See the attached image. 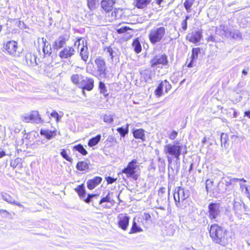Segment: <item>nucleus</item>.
I'll return each mask as SVG.
<instances>
[{
  "mask_svg": "<svg viewBox=\"0 0 250 250\" xmlns=\"http://www.w3.org/2000/svg\"><path fill=\"white\" fill-rule=\"evenodd\" d=\"M209 235L212 241L221 246H225L228 244V239L227 230L218 224H214L210 227Z\"/></svg>",
  "mask_w": 250,
  "mask_h": 250,
  "instance_id": "f257e3e1",
  "label": "nucleus"
},
{
  "mask_svg": "<svg viewBox=\"0 0 250 250\" xmlns=\"http://www.w3.org/2000/svg\"><path fill=\"white\" fill-rule=\"evenodd\" d=\"M183 149V145L178 141H174L173 144H169L164 146V152L167 154V157L168 162H171V157L169 156L170 155L176 159V161L180 160V156L182 153ZM187 147L185 146L184 151L183 152L184 154L187 153Z\"/></svg>",
  "mask_w": 250,
  "mask_h": 250,
  "instance_id": "f03ea898",
  "label": "nucleus"
},
{
  "mask_svg": "<svg viewBox=\"0 0 250 250\" xmlns=\"http://www.w3.org/2000/svg\"><path fill=\"white\" fill-rule=\"evenodd\" d=\"M189 195L190 192L188 190L185 189L181 187L176 188L173 196L176 206L182 209L186 208L188 204L187 199Z\"/></svg>",
  "mask_w": 250,
  "mask_h": 250,
  "instance_id": "7ed1b4c3",
  "label": "nucleus"
},
{
  "mask_svg": "<svg viewBox=\"0 0 250 250\" xmlns=\"http://www.w3.org/2000/svg\"><path fill=\"white\" fill-rule=\"evenodd\" d=\"M166 33V28L164 26L154 27L150 30L148 34L150 42L155 44L160 42L165 37Z\"/></svg>",
  "mask_w": 250,
  "mask_h": 250,
  "instance_id": "20e7f679",
  "label": "nucleus"
},
{
  "mask_svg": "<svg viewBox=\"0 0 250 250\" xmlns=\"http://www.w3.org/2000/svg\"><path fill=\"white\" fill-rule=\"evenodd\" d=\"M222 207L220 204L211 202L208 205V217L212 221L218 222L220 217Z\"/></svg>",
  "mask_w": 250,
  "mask_h": 250,
  "instance_id": "39448f33",
  "label": "nucleus"
},
{
  "mask_svg": "<svg viewBox=\"0 0 250 250\" xmlns=\"http://www.w3.org/2000/svg\"><path fill=\"white\" fill-rule=\"evenodd\" d=\"M138 164L136 159H133L128 164L127 167L122 170V173L125 174L127 177H131L134 180H137L138 177L135 173L137 168L139 167Z\"/></svg>",
  "mask_w": 250,
  "mask_h": 250,
  "instance_id": "423d86ee",
  "label": "nucleus"
},
{
  "mask_svg": "<svg viewBox=\"0 0 250 250\" xmlns=\"http://www.w3.org/2000/svg\"><path fill=\"white\" fill-rule=\"evenodd\" d=\"M168 63L167 57L166 54L156 56L150 60L151 67L156 69L167 66Z\"/></svg>",
  "mask_w": 250,
  "mask_h": 250,
  "instance_id": "0eeeda50",
  "label": "nucleus"
},
{
  "mask_svg": "<svg viewBox=\"0 0 250 250\" xmlns=\"http://www.w3.org/2000/svg\"><path fill=\"white\" fill-rule=\"evenodd\" d=\"M22 118V121L25 123L41 124L43 122L37 111H32L29 114H25Z\"/></svg>",
  "mask_w": 250,
  "mask_h": 250,
  "instance_id": "6e6552de",
  "label": "nucleus"
},
{
  "mask_svg": "<svg viewBox=\"0 0 250 250\" xmlns=\"http://www.w3.org/2000/svg\"><path fill=\"white\" fill-rule=\"evenodd\" d=\"M5 50L12 56H18L19 52L17 51L18 43L14 41H7L3 46Z\"/></svg>",
  "mask_w": 250,
  "mask_h": 250,
  "instance_id": "1a4fd4ad",
  "label": "nucleus"
},
{
  "mask_svg": "<svg viewBox=\"0 0 250 250\" xmlns=\"http://www.w3.org/2000/svg\"><path fill=\"white\" fill-rule=\"evenodd\" d=\"M97 68V72L102 78H105L107 71L105 62L101 57H98L95 60Z\"/></svg>",
  "mask_w": 250,
  "mask_h": 250,
  "instance_id": "9d476101",
  "label": "nucleus"
},
{
  "mask_svg": "<svg viewBox=\"0 0 250 250\" xmlns=\"http://www.w3.org/2000/svg\"><path fill=\"white\" fill-rule=\"evenodd\" d=\"M130 217L126 214L120 213L117 216L119 228L123 230H126L129 225Z\"/></svg>",
  "mask_w": 250,
  "mask_h": 250,
  "instance_id": "9b49d317",
  "label": "nucleus"
},
{
  "mask_svg": "<svg viewBox=\"0 0 250 250\" xmlns=\"http://www.w3.org/2000/svg\"><path fill=\"white\" fill-rule=\"evenodd\" d=\"M94 87V80L92 78L85 77L82 83L80 84V88L82 89L83 94L85 96L84 90L91 91Z\"/></svg>",
  "mask_w": 250,
  "mask_h": 250,
  "instance_id": "f8f14e48",
  "label": "nucleus"
},
{
  "mask_svg": "<svg viewBox=\"0 0 250 250\" xmlns=\"http://www.w3.org/2000/svg\"><path fill=\"white\" fill-rule=\"evenodd\" d=\"M221 28H222L223 31V33H222V34H225L226 37H231L234 39L241 40L242 39V35L239 30L237 29L230 30L227 27L225 26H221Z\"/></svg>",
  "mask_w": 250,
  "mask_h": 250,
  "instance_id": "ddd939ff",
  "label": "nucleus"
},
{
  "mask_svg": "<svg viewBox=\"0 0 250 250\" xmlns=\"http://www.w3.org/2000/svg\"><path fill=\"white\" fill-rule=\"evenodd\" d=\"M75 52L76 51L74 47L67 46L59 52V56L62 59H67L73 56Z\"/></svg>",
  "mask_w": 250,
  "mask_h": 250,
  "instance_id": "4468645a",
  "label": "nucleus"
},
{
  "mask_svg": "<svg viewBox=\"0 0 250 250\" xmlns=\"http://www.w3.org/2000/svg\"><path fill=\"white\" fill-rule=\"evenodd\" d=\"M37 57L31 53H27L25 56V60L27 65L30 67H34L39 65V59L37 60Z\"/></svg>",
  "mask_w": 250,
  "mask_h": 250,
  "instance_id": "2eb2a0df",
  "label": "nucleus"
},
{
  "mask_svg": "<svg viewBox=\"0 0 250 250\" xmlns=\"http://www.w3.org/2000/svg\"><path fill=\"white\" fill-rule=\"evenodd\" d=\"M140 73L141 75V79L144 80L146 83L152 82L153 78L155 77L154 71L150 69H146L142 70Z\"/></svg>",
  "mask_w": 250,
  "mask_h": 250,
  "instance_id": "dca6fc26",
  "label": "nucleus"
},
{
  "mask_svg": "<svg viewBox=\"0 0 250 250\" xmlns=\"http://www.w3.org/2000/svg\"><path fill=\"white\" fill-rule=\"evenodd\" d=\"M69 40V37L66 35L60 36L57 39L53 44L54 49L59 50L62 48Z\"/></svg>",
  "mask_w": 250,
  "mask_h": 250,
  "instance_id": "f3484780",
  "label": "nucleus"
},
{
  "mask_svg": "<svg viewBox=\"0 0 250 250\" xmlns=\"http://www.w3.org/2000/svg\"><path fill=\"white\" fill-rule=\"evenodd\" d=\"M202 38V32L200 31H193L187 36V39L190 42L196 44Z\"/></svg>",
  "mask_w": 250,
  "mask_h": 250,
  "instance_id": "a211bd4d",
  "label": "nucleus"
},
{
  "mask_svg": "<svg viewBox=\"0 0 250 250\" xmlns=\"http://www.w3.org/2000/svg\"><path fill=\"white\" fill-rule=\"evenodd\" d=\"M107 15L106 17L108 18V20L110 21H113L117 19L120 18L122 15V10L120 9H114V11H109L106 12Z\"/></svg>",
  "mask_w": 250,
  "mask_h": 250,
  "instance_id": "6ab92c4d",
  "label": "nucleus"
},
{
  "mask_svg": "<svg viewBox=\"0 0 250 250\" xmlns=\"http://www.w3.org/2000/svg\"><path fill=\"white\" fill-rule=\"evenodd\" d=\"M102 181V178L99 176L94 177L92 179L87 181V187L89 189H94L96 186L99 185Z\"/></svg>",
  "mask_w": 250,
  "mask_h": 250,
  "instance_id": "aec40b11",
  "label": "nucleus"
},
{
  "mask_svg": "<svg viewBox=\"0 0 250 250\" xmlns=\"http://www.w3.org/2000/svg\"><path fill=\"white\" fill-rule=\"evenodd\" d=\"M82 47L80 49V55L81 59L85 62H86L89 57V52L88 48L86 42L82 41Z\"/></svg>",
  "mask_w": 250,
  "mask_h": 250,
  "instance_id": "412c9836",
  "label": "nucleus"
},
{
  "mask_svg": "<svg viewBox=\"0 0 250 250\" xmlns=\"http://www.w3.org/2000/svg\"><path fill=\"white\" fill-rule=\"evenodd\" d=\"M115 2V1L114 0H103L101 1V5L102 8L105 12H109L112 10Z\"/></svg>",
  "mask_w": 250,
  "mask_h": 250,
  "instance_id": "4be33fe9",
  "label": "nucleus"
},
{
  "mask_svg": "<svg viewBox=\"0 0 250 250\" xmlns=\"http://www.w3.org/2000/svg\"><path fill=\"white\" fill-rule=\"evenodd\" d=\"M2 199L9 204L16 205L19 207H22V205L19 202H16L14 199L9 194L6 193H1Z\"/></svg>",
  "mask_w": 250,
  "mask_h": 250,
  "instance_id": "5701e85b",
  "label": "nucleus"
},
{
  "mask_svg": "<svg viewBox=\"0 0 250 250\" xmlns=\"http://www.w3.org/2000/svg\"><path fill=\"white\" fill-rule=\"evenodd\" d=\"M84 77L82 74H73L71 77V81L74 84L80 87V84L82 83V81H83Z\"/></svg>",
  "mask_w": 250,
  "mask_h": 250,
  "instance_id": "b1692460",
  "label": "nucleus"
},
{
  "mask_svg": "<svg viewBox=\"0 0 250 250\" xmlns=\"http://www.w3.org/2000/svg\"><path fill=\"white\" fill-rule=\"evenodd\" d=\"M42 41L43 43L42 51L45 55H50L52 53V48L50 43L47 42L46 39L42 38Z\"/></svg>",
  "mask_w": 250,
  "mask_h": 250,
  "instance_id": "393cba45",
  "label": "nucleus"
},
{
  "mask_svg": "<svg viewBox=\"0 0 250 250\" xmlns=\"http://www.w3.org/2000/svg\"><path fill=\"white\" fill-rule=\"evenodd\" d=\"M40 134L43 135L48 140H50L56 135L55 130H49L48 129H41Z\"/></svg>",
  "mask_w": 250,
  "mask_h": 250,
  "instance_id": "a878e982",
  "label": "nucleus"
},
{
  "mask_svg": "<svg viewBox=\"0 0 250 250\" xmlns=\"http://www.w3.org/2000/svg\"><path fill=\"white\" fill-rule=\"evenodd\" d=\"M201 53V49L199 47L193 48L192 50L191 60L188 64V67H192V63L194 60L197 59L199 54Z\"/></svg>",
  "mask_w": 250,
  "mask_h": 250,
  "instance_id": "bb28decb",
  "label": "nucleus"
},
{
  "mask_svg": "<svg viewBox=\"0 0 250 250\" xmlns=\"http://www.w3.org/2000/svg\"><path fill=\"white\" fill-rule=\"evenodd\" d=\"M133 136L136 139L145 141V130L142 128L135 129L133 131Z\"/></svg>",
  "mask_w": 250,
  "mask_h": 250,
  "instance_id": "cd10ccee",
  "label": "nucleus"
},
{
  "mask_svg": "<svg viewBox=\"0 0 250 250\" xmlns=\"http://www.w3.org/2000/svg\"><path fill=\"white\" fill-rule=\"evenodd\" d=\"M151 0H135V6L139 9H142L147 6Z\"/></svg>",
  "mask_w": 250,
  "mask_h": 250,
  "instance_id": "c85d7f7f",
  "label": "nucleus"
},
{
  "mask_svg": "<svg viewBox=\"0 0 250 250\" xmlns=\"http://www.w3.org/2000/svg\"><path fill=\"white\" fill-rule=\"evenodd\" d=\"M143 231V229L139 225H137L136 222L135 221V218H134L133 220L132 227L130 231L129 232V233H136L139 232H142Z\"/></svg>",
  "mask_w": 250,
  "mask_h": 250,
  "instance_id": "c756f323",
  "label": "nucleus"
},
{
  "mask_svg": "<svg viewBox=\"0 0 250 250\" xmlns=\"http://www.w3.org/2000/svg\"><path fill=\"white\" fill-rule=\"evenodd\" d=\"M117 32L118 34H122L124 33H126L129 36L131 37L132 35L133 30L132 29L129 27L125 26H122L121 28L117 29Z\"/></svg>",
  "mask_w": 250,
  "mask_h": 250,
  "instance_id": "7c9ffc66",
  "label": "nucleus"
},
{
  "mask_svg": "<svg viewBox=\"0 0 250 250\" xmlns=\"http://www.w3.org/2000/svg\"><path fill=\"white\" fill-rule=\"evenodd\" d=\"M75 190L79 194L81 199H83V197H85V190L83 184L79 185L75 188Z\"/></svg>",
  "mask_w": 250,
  "mask_h": 250,
  "instance_id": "2f4dec72",
  "label": "nucleus"
},
{
  "mask_svg": "<svg viewBox=\"0 0 250 250\" xmlns=\"http://www.w3.org/2000/svg\"><path fill=\"white\" fill-rule=\"evenodd\" d=\"M128 127L129 124H127L125 125V126H123L122 127H118L117 129V131L120 133L122 137H124L129 132Z\"/></svg>",
  "mask_w": 250,
  "mask_h": 250,
  "instance_id": "473e14b6",
  "label": "nucleus"
},
{
  "mask_svg": "<svg viewBox=\"0 0 250 250\" xmlns=\"http://www.w3.org/2000/svg\"><path fill=\"white\" fill-rule=\"evenodd\" d=\"M101 136L100 134L97 135L95 137H93L90 139L88 142V145L90 147H92L96 146L100 141Z\"/></svg>",
  "mask_w": 250,
  "mask_h": 250,
  "instance_id": "72a5a7b5",
  "label": "nucleus"
},
{
  "mask_svg": "<svg viewBox=\"0 0 250 250\" xmlns=\"http://www.w3.org/2000/svg\"><path fill=\"white\" fill-rule=\"evenodd\" d=\"M132 47L136 53H139L142 50V46L141 43L138 39L134 40L132 43Z\"/></svg>",
  "mask_w": 250,
  "mask_h": 250,
  "instance_id": "f704fd0d",
  "label": "nucleus"
},
{
  "mask_svg": "<svg viewBox=\"0 0 250 250\" xmlns=\"http://www.w3.org/2000/svg\"><path fill=\"white\" fill-rule=\"evenodd\" d=\"M76 168L80 171L85 170L89 168L88 164L86 162H79L76 165Z\"/></svg>",
  "mask_w": 250,
  "mask_h": 250,
  "instance_id": "c9c22d12",
  "label": "nucleus"
},
{
  "mask_svg": "<svg viewBox=\"0 0 250 250\" xmlns=\"http://www.w3.org/2000/svg\"><path fill=\"white\" fill-rule=\"evenodd\" d=\"M113 194V192L108 191V193L105 197H103L102 198V199L99 202V204H102L104 202L111 203L112 200H111V199L112 197Z\"/></svg>",
  "mask_w": 250,
  "mask_h": 250,
  "instance_id": "e433bc0d",
  "label": "nucleus"
},
{
  "mask_svg": "<svg viewBox=\"0 0 250 250\" xmlns=\"http://www.w3.org/2000/svg\"><path fill=\"white\" fill-rule=\"evenodd\" d=\"M114 115L106 114L103 116V121L107 124H111L114 121Z\"/></svg>",
  "mask_w": 250,
  "mask_h": 250,
  "instance_id": "4c0bfd02",
  "label": "nucleus"
},
{
  "mask_svg": "<svg viewBox=\"0 0 250 250\" xmlns=\"http://www.w3.org/2000/svg\"><path fill=\"white\" fill-rule=\"evenodd\" d=\"M74 149L76 151L79 152L83 155H86L87 153V152L86 150V149L83 147V146L81 144H79L78 145L75 146H74Z\"/></svg>",
  "mask_w": 250,
  "mask_h": 250,
  "instance_id": "58836bf2",
  "label": "nucleus"
},
{
  "mask_svg": "<svg viewBox=\"0 0 250 250\" xmlns=\"http://www.w3.org/2000/svg\"><path fill=\"white\" fill-rule=\"evenodd\" d=\"M194 0H185L184 6L188 13L191 12V7L193 4Z\"/></svg>",
  "mask_w": 250,
  "mask_h": 250,
  "instance_id": "ea45409f",
  "label": "nucleus"
},
{
  "mask_svg": "<svg viewBox=\"0 0 250 250\" xmlns=\"http://www.w3.org/2000/svg\"><path fill=\"white\" fill-rule=\"evenodd\" d=\"M244 206V205H242L239 202L234 201L233 202V209L236 213H239L241 211L242 206Z\"/></svg>",
  "mask_w": 250,
  "mask_h": 250,
  "instance_id": "a19ab883",
  "label": "nucleus"
},
{
  "mask_svg": "<svg viewBox=\"0 0 250 250\" xmlns=\"http://www.w3.org/2000/svg\"><path fill=\"white\" fill-rule=\"evenodd\" d=\"M99 87L101 93L103 94L105 97L108 95L105 84L103 82H100L99 83Z\"/></svg>",
  "mask_w": 250,
  "mask_h": 250,
  "instance_id": "79ce46f5",
  "label": "nucleus"
},
{
  "mask_svg": "<svg viewBox=\"0 0 250 250\" xmlns=\"http://www.w3.org/2000/svg\"><path fill=\"white\" fill-rule=\"evenodd\" d=\"M220 140L221 142V146H224L225 147H227V142L228 141V135L226 133H222L221 134Z\"/></svg>",
  "mask_w": 250,
  "mask_h": 250,
  "instance_id": "37998d69",
  "label": "nucleus"
},
{
  "mask_svg": "<svg viewBox=\"0 0 250 250\" xmlns=\"http://www.w3.org/2000/svg\"><path fill=\"white\" fill-rule=\"evenodd\" d=\"M162 82L159 84L157 88L155 91V94L156 96L159 97L162 96L163 94V86Z\"/></svg>",
  "mask_w": 250,
  "mask_h": 250,
  "instance_id": "c03bdc74",
  "label": "nucleus"
},
{
  "mask_svg": "<svg viewBox=\"0 0 250 250\" xmlns=\"http://www.w3.org/2000/svg\"><path fill=\"white\" fill-rule=\"evenodd\" d=\"M104 51L108 53V56L110 57L111 59H113L115 56V52L113 51L112 48L110 46L105 47L104 48Z\"/></svg>",
  "mask_w": 250,
  "mask_h": 250,
  "instance_id": "a18cd8bd",
  "label": "nucleus"
},
{
  "mask_svg": "<svg viewBox=\"0 0 250 250\" xmlns=\"http://www.w3.org/2000/svg\"><path fill=\"white\" fill-rule=\"evenodd\" d=\"M60 154L64 159H65L67 161L71 162V163L72 162L73 159L72 158L70 157L69 156H68V155H67L66 151L65 149H62Z\"/></svg>",
  "mask_w": 250,
  "mask_h": 250,
  "instance_id": "49530a36",
  "label": "nucleus"
},
{
  "mask_svg": "<svg viewBox=\"0 0 250 250\" xmlns=\"http://www.w3.org/2000/svg\"><path fill=\"white\" fill-rule=\"evenodd\" d=\"M21 159L20 158H17L14 160L10 161V166L13 168H15L19 163L21 162Z\"/></svg>",
  "mask_w": 250,
  "mask_h": 250,
  "instance_id": "de8ad7c7",
  "label": "nucleus"
},
{
  "mask_svg": "<svg viewBox=\"0 0 250 250\" xmlns=\"http://www.w3.org/2000/svg\"><path fill=\"white\" fill-rule=\"evenodd\" d=\"M162 83L163 84V88L164 87L165 88V91L167 93L168 92V91L169 90H170V89L171 88V84L167 80H165L164 81H162Z\"/></svg>",
  "mask_w": 250,
  "mask_h": 250,
  "instance_id": "09e8293b",
  "label": "nucleus"
},
{
  "mask_svg": "<svg viewBox=\"0 0 250 250\" xmlns=\"http://www.w3.org/2000/svg\"><path fill=\"white\" fill-rule=\"evenodd\" d=\"M190 16H187L186 17V18L181 23V26L182 28V29L184 31H186L188 27V23L187 21L189 19Z\"/></svg>",
  "mask_w": 250,
  "mask_h": 250,
  "instance_id": "8fccbe9b",
  "label": "nucleus"
},
{
  "mask_svg": "<svg viewBox=\"0 0 250 250\" xmlns=\"http://www.w3.org/2000/svg\"><path fill=\"white\" fill-rule=\"evenodd\" d=\"M97 195L96 194H88L86 198L83 197V199H82L86 203H89L91 201L92 198L94 197H96Z\"/></svg>",
  "mask_w": 250,
  "mask_h": 250,
  "instance_id": "3c124183",
  "label": "nucleus"
},
{
  "mask_svg": "<svg viewBox=\"0 0 250 250\" xmlns=\"http://www.w3.org/2000/svg\"><path fill=\"white\" fill-rule=\"evenodd\" d=\"M213 181L210 179H208L206 181V188L207 190V191H208V190L211 189L212 185H213Z\"/></svg>",
  "mask_w": 250,
  "mask_h": 250,
  "instance_id": "603ef678",
  "label": "nucleus"
},
{
  "mask_svg": "<svg viewBox=\"0 0 250 250\" xmlns=\"http://www.w3.org/2000/svg\"><path fill=\"white\" fill-rule=\"evenodd\" d=\"M87 5L90 9L94 8L95 7L94 0H87Z\"/></svg>",
  "mask_w": 250,
  "mask_h": 250,
  "instance_id": "864d4df0",
  "label": "nucleus"
},
{
  "mask_svg": "<svg viewBox=\"0 0 250 250\" xmlns=\"http://www.w3.org/2000/svg\"><path fill=\"white\" fill-rule=\"evenodd\" d=\"M177 134V132L176 131L174 130L171 133H170V134L168 136V137L170 140H173L176 138Z\"/></svg>",
  "mask_w": 250,
  "mask_h": 250,
  "instance_id": "5fc2aeb1",
  "label": "nucleus"
},
{
  "mask_svg": "<svg viewBox=\"0 0 250 250\" xmlns=\"http://www.w3.org/2000/svg\"><path fill=\"white\" fill-rule=\"evenodd\" d=\"M50 116L56 119V121L58 122L59 120V115L58 113L56 111H53L52 112L50 113Z\"/></svg>",
  "mask_w": 250,
  "mask_h": 250,
  "instance_id": "6e6d98bb",
  "label": "nucleus"
},
{
  "mask_svg": "<svg viewBox=\"0 0 250 250\" xmlns=\"http://www.w3.org/2000/svg\"><path fill=\"white\" fill-rule=\"evenodd\" d=\"M105 179L108 184H111L113 183L114 182H115L116 180V179H115L110 176L106 177Z\"/></svg>",
  "mask_w": 250,
  "mask_h": 250,
  "instance_id": "4d7b16f0",
  "label": "nucleus"
},
{
  "mask_svg": "<svg viewBox=\"0 0 250 250\" xmlns=\"http://www.w3.org/2000/svg\"><path fill=\"white\" fill-rule=\"evenodd\" d=\"M82 41L84 42L83 40H82L81 38H79L74 43V45L75 46H77L79 47L80 45L82 44Z\"/></svg>",
  "mask_w": 250,
  "mask_h": 250,
  "instance_id": "13d9d810",
  "label": "nucleus"
},
{
  "mask_svg": "<svg viewBox=\"0 0 250 250\" xmlns=\"http://www.w3.org/2000/svg\"><path fill=\"white\" fill-rule=\"evenodd\" d=\"M166 192V188L164 187L161 188L158 191V195L159 196L162 197L163 194Z\"/></svg>",
  "mask_w": 250,
  "mask_h": 250,
  "instance_id": "bf43d9fd",
  "label": "nucleus"
},
{
  "mask_svg": "<svg viewBox=\"0 0 250 250\" xmlns=\"http://www.w3.org/2000/svg\"><path fill=\"white\" fill-rule=\"evenodd\" d=\"M0 214L3 215L4 217H6L9 215V212L5 209H0Z\"/></svg>",
  "mask_w": 250,
  "mask_h": 250,
  "instance_id": "052dcab7",
  "label": "nucleus"
},
{
  "mask_svg": "<svg viewBox=\"0 0 250 250\" xmlns=\"http://www.w3.org/2000/svg\"><path fill=\"white\" fill-rule=\"evenodd\" d=\"M143 218L146 221H148L150 220L151 216L148 213H145L143 216Z\"/></svg>",
  "mask_w": 250,
  "mask_h": 250,
  "instance_id": "680f3d73",
  "label": "nucleus"
},
{
  "mask_svg": "<svg viewBox=\"0 0 250 250\" xmlns=\"http://www.w3.org/2000/svg\"><path fill=\"white\" fill-rule=\"evenodd\" d=\"M245 188L247 194L250 197V186L247 187L246 185H245Z\"/></svg>",
  "mask_w": 250,
  "mask_h": 250,
  "instance_id": "e2e57ef3",
  "label": "nucleus"
},
{
  "mask_svg": "<svg viewBox=\"0 0 250 250\" xmlns=\"http://www.w3.org/2000/svg\"><path fill=\"white\" fill-rule=\"evenodd\" d=\"M107 140L109 142H116L115 138L113 136H109L108 137Z\"/></svg>",
  "mask_w": 250,
  "mask_h": 250,
  "instance_id": "0e129e2a",
  "label": "nucleus"
},
{
  "mask_svg": "<svg viewBox=\"0 0 250 250\" xmlns=\"http://www.w3.org/2000/svg\"><path fill=\"white\" fill-rule=\"evenodd\" d=\"M208 41L214 42H215V37L214 36L210 35L208 37Z\"/></svg>",
  "mask_w": 250,
  "mask_h": 250,
  "instance_id": "69168bd1",
  "label": "nucleus"
},
{
  "mask_svg": "<svg viewBox=\"0 0 250 250\" xmlns=\"http://www.w3.org/2000/svg\"><path fill=\"white\" fill-rule=\"evenodd\" d=\"M244 115L245 116H247L248 118H250V111H245L244 113Z\"/></svg>",
  "mask_w": 250,
  "mask_h": 250,
  "instance_id": "338daca9",
  "label": "nucleus"
},
{
  "mask_svg": "<svg viewBox=\"0 0 250 250\" xmlns=\"http://www.w3.org/2000/svg\"><path fill=\"white\" fill-rule=\"evenodd\" d=\"M230 181L234 182H237L240 181V179L237 178H233L231 179Z\"/></svg>",
  "mask_w": 250,
  "mask_h": 250,
  "instance_id": "774afa93",
  "label": "nucleus"
}]
</instances>
